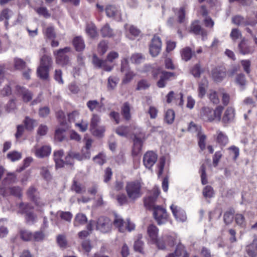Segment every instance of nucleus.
I'll return each instance as SVG.
<instances>
[{
    "label": "nucleus",
    "mask_w": 257,
    "mask_h": 257,
    "mask_svg": "<svg viewBox=\"0 0 257 257\" xmlns=\"http://www.w3.org/2000/svg\"><path fill=\"white\" fill-rule=\"evenodd\" d=\"M143 184L138 180L127 182L125 190L130 202H134L143 194Z\"/></svg>",
    "instance_id": "1"
},
{
    "label": "nucleus",
    "mask_w": 257,
    "mask_h": 257,
    "mask_svg": "<svg viewBox=\"0 0 257 257\" xmlns=\"http://www.w3.org/2000/svg\"><path fill=\"white\" fill-rule=\"evenodd\" d=\"M223 110V107L221 105L217 106L214 109L204 106L200 110V117L205 121L212 122L215 120L220 121Z\"/></svg>",
    "instance_id": "2"
},
{
    "label": "nucleus",
    "mask_w": 257,
    "mask_h": 257,
    "mask_svg": "<svg viewBox=\"0 0 257 257\" xmlns=\"http://www.w3.org/2000/svg\"><path fill=\"white\" fill-rule=\"evenodd\" d=\"M118 54L114 51L110 52L107 56L106 60H103L99 59L96 55H94L92 59V63L95 67L98 68L103 69L105 71H111L113 67L108 65L107 61L112 62L114 60L118 57Z\"/></svg>",
    "instance_id": "3"
},
{
    "label": "nucleus",
    "mask_w": 257,
    "mask_h": 257,
    "mask_svg": "<svg viewBox=\"0 0 257 257\" xmlns=\"http://www.w3.org/2000/svg\"><path fill=\"white\" fill-rule=\"evenodd\" d=\"M149 208H153V214L158 223H166L165 220L167 218V213L166 210L159 205H153L151 207H147Z\"/></svg>",
    "instance_id": "4"
},
{
    "label": "nucleus",
    "mask_w": 257,
    "mask_h": 257,
    "mask_svg": "<svg viewBox=\"0 0 257 257\" xmlns=\"http://www.w3.org/2000/svg\"><path fill=\"white\" fill-rule=\"evenodd\" d=\"M70 47H65L63 49L58 50L57 52H54L56 56V61L57 63L62 66H65L69 64V59L68 57L65 55V53L70 52Z\"/></svg>",
    "instance_id": "5"
},
{
    "label": "nucleus",
    "mask_w": 257,
    "mask_h": 257,
    "mask_svg": "<svg viewBox=\"0 0 257 257\" xmlns=\"http://www.w3.org/2000/svg\"><path fill=\"white\" fill-rule=\"evenodd\" d=\"M162 47V42L160 38L155 36L150 45V53L152 57H156L160 53Z\"/></svg>",
    "instance_id": "6"
},
{
    "label": "nucleus",
    "mask_w": 257,
    "mask_h": 257,
    "mask_svg": "<svg viewBox=\"0 0 257 257\" xmlns=\"http://www.w3.org/2000/svg\"><path fill=\"white\" fill-rule=\"evenodd\" d=\"M173 216L180 222H184L187 220V215L184 210L180 207L172 204L170 206Z\"/></svg>",
    "instance_id": "7"
},
{
    "label": "nucleus",
    "mask_w": 257,
    "mask_h": 257,
    "mask_svg": "<svg viewBox=\"0 0 257 257\" xmlns=\"http://www.w3.org/2000/svg\"><path fill=\"white\" fill-rule=\"evenodd\" d=\"M157 158L156 153L153 151H148L144 156V165L146 168L150 169L156 162Z\"/></svg>",
    "instance_id": "8"
},
{
    "label": "nucleus",
    "mask_w": 257,
    "mask_h": 257,
    "mask_svg": "<svg viewBox=\"0 0 257 257\" xmlns=\"http://www.w3.org/2000/svg\"><path fill=\"white\" fill-rule=\"evenodd\" d=\"M158 71L161 73L160 80L157 82V86L160 88L164 87L167 81L169 80L172 77H175L174 73L161 70V69H159Z\"/></svg>",
    "instance_id": "9"
},
{
    "label": "nucleus",
    "mask_w": 257,
    "mask_h": 257,
    "mask_svg": "<svg viewBox=\"0 0 257 257\" xmlns=\"http://www.w3.org/2000/svg\"><path fill=\"white\" fill-rule=\"evenodd\" d=\"M16 91L18 95L22 97L25 102H29L32 99L33 94L32 92L24 87L16 86Z\"/></svg>",
    "instance_id": "10"
},
{
    "label": "nucleus",
    "mask_w": 257,
    "mask_h": 257,
    "mask_svg": "<svg viewBox=\"0 0 257 257\" xmlns=\"http://www.w3.org/2000/svg\"><path fill=\"white\" fill-rule=\"evenodd\" d=\"M107 17L114 18L117 20H121V14L119 8L114 5H108L105 8Z\"/></svg>",
    "instance_id": "11"
},
{
    "label": "nucleus",
    "mask_w": 257,
    "mask_h": 257,
    "mask_svg": "<svg viewBox=\"0 0 257 257\" xmlns=\"http://www.w3.org/2000/svg\"><path fill=\"white\" fill-rule=\"evenodd\" d=\"M211 76L213 79L216 82L222 81L226 76V71L222 67H218L212 69Z\"/></svg>",
    "instance_id": "12"
},
{
    "label": "nucleus",
    "mask_w": 257,
    "mask_h": 257,
    "mask_svg": "<svg viewBox=\"0 0 257 257\" xmlns=\"http://www.w3.org/2000/svg\"><path fill=\"white\" fill-rule=\"evenodd\" d=\"M190 31L196 35H201L203 40L207 37V33L206 31L201 27L198 21L192 23L190 27Z\"/></svg>",
    "instance_id": "13"
},
{
    "label": "nucleus",
    "mask_w": 257,
    "mask_h": 257,
    "mask_svg": "<svg viewBox=\"0 0 257 257\" xmlns=\"http://www.w3.org/2000/svg\"><path fill=\"white\" fill-rule=\"evenodd\" d=\"M51 151V148L48 146H44L40 148H34L32 152L36 157L40 158H44L49 156Z\"/></svg>",
    "instance_id": "14"
},
{
    "label": "nucleus",
    "mask_w": 257,
    "mask_h": 257,
    "mask_svg": "<svg viewBox=\"0 0 257 257\" xmlns=\"http://www.w3.org/2000/svg\"><path fill=\"white\" fill-rule=\"evenodd\" d=\"M32 207L29 204H26L24 207V212L26 214L25 219L28 223H35L37 220V216L30 211Z\"/></svg>",
    "instance_id": "15"
},
{
    "label": "nucleus",
    "mask_w": 257,
    "mask_h": 257,
    "mask_svg": "<svg viewBox=\"0 0 257 257\" xmlns=\"http://www.w3.org/2000/svg\"><path fill=\"white\" fill-rule=\"evenodd\" d=\"M153 194L145 199L144 204L146 207H151L160 193L158 187L155 186L152 190Z\"/></svg>",
    "instance_id": "16"
},
{
    "label": "nucleus",
    "mask_w": 257,
    "mask_h": 257,
    "mask_svg": "<svg viewBox=\"0 0 257 257\" xmlns=\"http://www.w3.org/2000/svg\"><path fill=\"white\" fill-rule=\"evenodd\" d=\"M234 109L232 107H228L225 111L223 115L222 121L224 123H230L233 121L235 112Z\"/></svg>",
    "instance_id": "17"
},
{
    "label": "nucleus",
    "mask_w": 257,
    "mask_h": 257,
    "mask_svg": "<svg viewBox=\"0 0 257 257\" xmlns=\"http://www.w3.org/2000/svg\"><path fill=\"white\" fill-rule=\"evenodd\" d=\"M238 49L239 52L243 55L251 54L254 52L253 48L246 44L245 38L242 39L238 44Z\"/></svg>",
    "instance_id": "18"
},
{
    "label": "nucleus",
    "mask_w": 257,
    "mask_h": 257,
    "mask_svg": "<svg viewBox=\"0 0 257 257\" xmlns=\"http://www.w3.org/2000/svg\"><path fill=\"white\" fill-rule=\"evenodd\" d=\"M9 191L10 194L16 196H20L21 195V189L19 187H13L9 188L6 191L4 188L0 187V195L5 196L8 194Z\"/></svg>",
    "instance_id": "19"
},
{
    "label": "nucleus",
    "mask_w": 257,
    "mask_h": 257,
    "mask_svg": "<svg viewBox=\"0 0 257 257\" xmlns=\"http://www.w3.org/2000/svg\"><path fill=\"white\" fill-rule=\"evenodd\" d=\"M64 152L63 150H59L54 152V159L55 162L56 167L57 168H61L64 166V160L62 159Z\"/></svg>",
    "instance_id": "20"
},
{
    "label": "nucleus",
    "mask_w": 257,
    "mask_h": 257,
    "mask_svg": "<svg viewBox=\"0 0 257 257\" xmlns=\"http://www.w3.org/2000/svg\"><path fill=\"white\" fill-rule=\"evenodd\" d=\"M176 256L180 257H189V253L185 249V247L181 243L179 242L176 248L175 251L173 252Z\"/></svg>",
    "instance_id": "21"
},
{
    "label": "nucleus",
    "mask_w": 257,
    "mask_h": 257,
    "mask_svg": "<svg viewBox=\"0 0 257 257\" xmlns=\"http://www.w3.org/2000/svg\"><path fill=\"white\" fill-rule=\"evenodd\" d=\"M247 254L251 257H255L257 254V239L246 247Z\"/></svg>",
    "instance_id": "22"
},
{
    "label": "nucleus",
    "mask_w": 257,
    "mask_h": 257,
    "mask_svg": "<svg viewBox=\"0 0 257 257\" xmlns=\"http://www.w3.org/2000/svg\"><path fill=\"white\" fill-rule=\"evenodd\" d=\"M194 55H195L194 52H193L191 48L188 47L183 48L181 51V58L185 61L190 60Z\"/></svg>",
    "instance_id": "23"
},
{
    "label": "nucleus",
    "mask_w": 257,
    "mask_h": 257,
    "mask_svg": "<svg viewBox=\"0 0 257 257\" xmlns=\"http://www.w3.org/2000/svg\"><path fill=\"white\" fill-rule=\"evenodd\" d=\"M73 44L77 51H83L85 48L84 42L81 37H75L73 40Z\"/></svg>",
    "instance_id": "24"
},
{
    "label": "nucleus",
    "mask_w": 257,
    "mask_h": 257,
    "mask_svg": "<svg viewBox=\"0 0 257 257\" xmlns=\"http://www.w3.org/2000/svg\"><path fill=\"white\" fill-rule=\"evenodd\" d=\"M36 192V189L33 187L29 188L27 194L35 202V204L39 206L42 207L44 205V203L39 198H35V193Z\"/></svg>",
    "instance_id": "25"
},
{
    "label": "nucleus",
    "mask_w": 257,
    "mask_h": 257,
    "mask_svg": "<svg viewBox=\"0 0 257 257\" xmlns=\"http://www.w3.org/2000/svg\"><path fill=\"white\" fill-rule=\"evenodd\" d=\"M208 87V81L206 78L202 79L199 84L198 96L202 98L206 94V89Z\"/></svg>",
    "instance_id": "26"
},
{
    "label": "nucleus",
    "mask_w": 257,
    "mask_h": 257,
    "mask_svg": "<svg viewBox=\"0 0 257 257\" xmlns=\"http://www.w3.org/2000/svg\"><path fill=\"white\" fill-rule=\"evenodd\" d=\"M50 69L39 66L37 68V75L42 79L47 80L49 76Z\"/></svg>",
    "instance_id": "27"
},
{
    "label": "nucleus",
    "mask_w": 257,
    "mask_h": 257,
    "mask_svg": "<svg viewBox=\"0 0 257 257\" xmlns=\"http://www.w3.org/2000/svg\"><path fill=\"white\" fill-rule=\"evenodd\" d=\"M142 146L143 142L142 140L138 138H135L134 139V147L132 152L134 156H137L140 153Z\"/></svg>",
    "instance_id": "28"
},
{
    "label": "nucleus",
    "mask_w": 257,
    "mask_h": 257,
    "mask_svg": "<svg viewBox=\"0 0 257 257\" xmlns=\"http://www.w3.org/2000/svg\"><path fill=\"white\" fill-rule=\"evenodd\" d=\"M52 60L51 57L47 55H44L40 59L39 66L50 69L52 65Z\"/></svg>",
    "instance_id": "29"
},
{
    "label": "nucleus",
    "mask_w": 257,
    "mask_h": 257,
    "mask_svg": "<svg viewBox=\"0 0 257 257\" xmlns=\"http://www.w3.org/2000/svg\"><path fill=\"white\" fill-rule=\"evenodd\" d=\"M232 22L237 26H245L249 25V23L242 17L237 15L232 18Z\"/></svg>",
    "instance_id": "30"
},
{
    "label": "nucleus",
    "mask_w": 257,
    "mask_h": 257,
    "mask_svg": "<svg viewBox=\"0 0 257 257\" xmlns=\"http://www.w3.org/2000/svg\"><path fill=\"white\" fill-rule=\"evenodd\" d=\"M216 141L221 145L225 146L227 144L228 140L224 133L218 131L217 132Z\"/></svg>",
    "instance_id": "31"
},
{
    "label": "nucleus",
    "mask_w": 257,
    "mask_h": 257,
    "mask_svg": "<svg viewBox=\"0 0 257 257\" xmlns=\"http://www.w3.org/2000/svg\"><path fill=\"white\" fill-rule=\"evenodd\" d=\"M24 123L25 125L26 128L27 130L32 131L34 127L37 125V120L32 118H31L29 116H26Z\"/></svg>",
    "instance_id": "32"
},
{
    "label": "nucleus",
    "mask_w": 257,
    "mask_h": 257,
    "mask_svg": "<svg viewBox=\"0 0 257 257\" xmlns=\"http://www.w3.org/2000/svg\"><path fill=\"white\" fill-rule=\"evenodd\" d=\"M90 130L93 136L101 138L104 136L105 128L104 126H97L94 128H90Z\"/></svg>",
    "instance_id": "33"
},
{
    "label": "nucleus",
    "mask_w": 257,
    "mask_h": 257,
    "mask_svg": "<svg viewBox=\"0 0 257 257\" xmlns=\"http://www.w3.org/2000/svg\"><path fill=\"white\" fill-rule=\"evenodd\" d=\"M40 175L46 181H50L52 179V177L48 167H42L40 168Z\"/></svg>",
    "instance_id": "34"
},
{
    "label": "nucleus",
    "mask_w": 257,
    "mask_h": 257,
    "mask_svg": "<svg viewBox=\"0 0 257 257\" xmlns=\"http://www.w3.org/2000/svg\"><path fill=\"white\" fill-rule=\"evenodd\" d=\"M124 27L126 31H128L129 33L135 37L139 36L141 33L140 30L134 26L125 24Z\"/></svg>",
    "instance_id": "35"
},
{
    "label": "nucleus",
    "mask_w": 257,
    "mask_h": 257,
    "mask_svg": "<svg viewBox=\"0 0 257 257\" xmlns=\"http://www.w3.org/2000/svg\"><path fill=\"white\" fill-rule=\"evenodd\" d=\"M130 106L128 102H125L121 107V114L126 120H129L131 115Z\"/></svg>",
    "instance_id": "36"
},
{
    "label": "nucleus",
    "mask_w": 257,
    "mask_h": 257,
    "mask_svg": "<svg viewBox=\"0 0 257 257\" xmlns=\"http://www.w3.org/2000/svg\"><path fill=\"white\" fill-rule=\"evenodd\" d=\"M101 34L103 37H111L113 36V30L107 24L102 28Z\"/></svg>",
    "instance_id": "37"
},
{
    "label": "nucleus",
    "mask_w": 257,
    "mask_h": 257,
    "mask_svg": "<svg viewBox=\"0 0 257 257\" xmlns=\"http://www.w3.org/2000/svg\"><path fill=\"white\" fill-rule=\"evenodd\" d=\"M158 229L156 226H149L148 233L152 241H154L157 238Z\"/></svg>",
    "instance_id": "38"
},
{
    "label": "nucleus",
    "mask_w": 257,
    "mask_h": 257,
    "mask_svg": "<svg viewBox=\"0 0 257 257\" xmlns=\"http://www.w3.org/2000/svg\"><path fill=\"white\" fill-rule=\"evenodd\" d=\"M207 96L211 102L214 104H217L219 103L220 100L217 92L213 90H210Z\"/></svg>",
    "instance_id": "39"
},
{
    "label": "nucleus",
    "mask_w": 257,
    "mask_h": 257,
    "mask_svg": "<svg viewBox=\"0 0 257 257\" xmlns=\"http://www.w3.org/2000/svg\"><path fill=\"white\" fill-rule=\"evenodd\" d=\"M150 86L149 82L145 79H142L138 81L136 87L137 90H144L148 89Z\"/></svg>",
    "instance_id": "40"
},
{
    "label": "nucleus",
    "mask_w": 257,
    "mask_h": 257,
    "mask_svg": "<svg viewBox=\"0 0 257 257\" xmlns=\"http://www.w3.org/2000/svg\"><path fill=\"white\" fill-rule=\"evenodd\" d=\"M175 112L172 109H168L165 113L164 120L168 124H171L174 121Z\"/></svg>",
    "instance_id": "41"
},
{
    "label": "nucleus",
    "mask_w": 257,
    "mask_h": 257,
    "mask_svg": "<svg viewBox=\"0 0 257 257\" xmlns=\"http://www.w3.org/2000/svg\"><path fill=\"white\" fill-rule=\"evenodd\" d=\"M86 32L87 35L91 38H95L97 36L96 27L92 24L87 25Z\"/></svg>",
    "instance_id": "42"
},
{
    "label": "nucleus",
    "mask_w": 257,
    "mask_h": 257,
    "mask_svg": "<svg viewBox=\"0 0 257 257\" xmlns=\"http://www.w3.org/2000/svg\"><path fill=\"white\" fill-rule=\"evenodd\" d=\"M119 81V79L116 77L110 76L108 78L107 82V88L108 90H113L114 89L118 82Z\"/></svg>",
    "instance_id": "43"
},
{
    "label": "nucleus",
    "mask_w": 257,
    "mask_h": 257,
    "mask_svg": "<svg viewBox=\"0 0 257 257\" xmlns=\"http://www.w3.org/2000/svg\"><path fill=\"white\" fill-rule=\"evenodd\" d=\"M16 176L14 173H8L3 180V184L6 185L14 183L16 181Z\"/></svg>",
    "instance_id": "44"
},
{
    "label": "nucleus",
    "mask_w": 257,
    "mask_h": 257,
    "mask_svg": "<svg viewBox=\"0 0 257 257\" xmlns=\"http://www.w3.org/2000/svg\"><path fill=\"white\" fill-rule=\"evenodd\" d=\"M12 15V12L11 11L8 9L4 10L0 15V20L3 21L6 20L5 22V24L6 26L8 25V20L10 18V17Z\"/></svg>",
    "instance_id": "45"
},
{
    "label": "nucleus",
    "mask_w": 257,
    "mask_h": 257,
    "mask_svg": "<svg viewBox=\"0 0 257 257\" xmlns=\"http://www.w3.org/2000/svg\"><path fill=\"white\" fill-rule=\"evenodd\" d=\"M14 67L17 70H23L26 67V62L20 58H15Z\"/></svg>",
    "instance_id": "46"
},
{
    "label": "nucleus",
    "mask_w": 257,
    "mask_h": 257,
    "mask_svg": "<svg viewBox=\"0 0 257 257\" xmlns=\"http://www.w3.org/2000/svg\"><path fill=\"white\" fill-rule=\"evenodd\" d=\"M203 195L205 198H212L214 195V192L212 187L210 186H205L202 191Z\"/></svg>",
    "instance_id": "47"
},
{
    "label": "nucleus",
    "mask_w": 257,
    "mask_h": 257,
    "mask_svg": "<svg viewBox=\"0 0 257 257\" xmlns=\"http://www.w3.org/2000/svg\"><path fill=\"white\" fill-rule=\"evenodd\" d=\"M242 34L239 29L237 28L232 29L230 34V37L232 40L235 42L237 40L241 39Z\"/></svg>",
    "instance_id": "48"
},
{
    "label": "nucleus",
    "mask_w": 257,
    "mask_h": 257,
    "mask_svg": "<svg viewBox=\"0 0 257 257\" xmlns=\"http://www.w3.org/2000/svg\"><path fill=\"white\" fill-rule=\"evenodd\" d=\"M71 188L72 190H74L77 193L80 194L85 192V187L81 184L77 183L76 181H73Z\"/></svg>",
    "instance_id": "49"
},
{
    "label": "nucleus",
    "mask_w": 257,
    "mask_h": 257,
    "mask_svg": "<svg viewBox=\"0 0 257 257\" xmlns=\"http://www.w3.org/2000/svg\"><path fill=\"white\" fill-rule=\"evenodd\" d=\"M145 59V57L141 53H136L133 54L131 58V60L132 63L135 64H140L142 63Z\"/></svg>",
    "instance_id": "50"
},
{
    "label": "nucleus",
    "mask_w": 257,
    "mask_h": 257,
    "mask_svg": "<svg viewBox=\"0 0 257 257\" xmlns=\"http://www.w3.org/2000/svg\"><path fill=\"white\" fill-rule=\"evenodd\" d=\"M157 247L160 249H165L167 245L166 239L164 238V235L159 238V239H156V240L154 241Z\"/></svg>",
    "instance_id": "51"
},
{
    "label": "nucleus",
    "mask_w": 257,
    "mask_h": 257,
    "mask_svg": "<svg viewBox=\"0 0 257 257\" xmlns=\"http://www.w3.org/2000/svg\"><path fill=\"white\" fill-rule=\"evenodd\" d=\"M75 222L76 224H83L87 222V219L85 214L78 213L75 217Z\"/></svg>",
    "instance_id": "52"
},
{
    "label": "nucleus",
    "mask_w": 257,
    "mask_h": 257,
    "mask_svg": "<svg viewBox=\"0 0 257 257\" xmlns=\"http://www.w3.org/2000/svg\"><path fill=\"white\" fill-rule=\"evenodd\" d=\"M113 222L114 225H131V223L130 219L127 218L124 220L118 216H115Z\"/></svg>",
    "instance_id": "53"
},
{
    "label": "nucleus",
    "mask_w": 257,
    "mask_h": 257,
    "mask_svg": "<svg viewBox=\"0 0 257 257\" xmlns=\"http://www.w3.org/2000/svg\"><path fill=\"white\" fill-rule=\"evenodd\" d=\"M115 132L120 136H126L129 133V128L127 126H120L116 129Z\"/></svg>",
    "instance_id": "54"
},
{
    "label": "nucleus",
    "mask_w": 257,
    "mask_h": 257,
    "mask_svg": "<svg viewBox=\"0 0 257 257\" xmlns=\"http://www.w3.org/2000/svg\"><path fill=\"white\" fill-rule=\"evenodd\" d=\"M134 248L135 251L143 253L144 242L141 240L138 239L134 243Z\"/></svg>",
    "instance_id": "55"
},
{
    "label": "nucleus",
    "mask_w": 257,
    "mask_h": 257,
    "mask_svg": "<svg viewBox=\"0 0 257 257\" xmlns=\"http://www.w3.org/2000/svg\"><path fill=\"white\" fill-rule=\"evenodd\" d=\"M33 234L27 230H22L21 231V237L25 241L33 240Z\"/></svg>",
    "instance_id": "56"
},
{
    "label": "nucleus",
    "mask_w": 257,
    "mask_h": 257,
    "mask_svg": "<svg viewBox=\"0 0 257 257\" xmlns=\"http://www.w3.org/2000/svg\"><path fill=\"white\" fill-rule=\"evenodd\" d=\"M86 105L91 111H93L97 107H100L99 103L96 100H89L87 102Z\"/></svg>",
    "instance_id": "57"
},
{
    "label": "nucleus",
    "mask_w": 257,
    "mask_h": 257,
    "mask_svg": "<svg viewBox=\"0 0 257 257\" xmlns=\"http://www.w3.org/2000/svg\"><path fill=\"white\" fill-rule=\"evenodd\" d=\"M45 237V233L42 231H36L33 234V240L36 241H42Z\"/></svg>",
    "instance_id": "58"
},
{
    "label": "nucleus",
    "mask_w": 257,
    "mask_h": 257,
    "mask_svg": "<svg viewBox=\"0 0 257 257\" xmlns=\"http://www.w3.org/2000/svg\"><path fill=\"white\" fill-rule=\"evenodd\" d=\"M7 157L14 162L19 160L21 158V154L17 151H13L8 154Z\"/></svg>",
    "instance_id": "59"
},
{
    "label": "nucleus",
    "mask_w": 257,
    "mask_h": 257,
    "mask_svg": "<svg viewBox=\"0 0 257 257\" xmlns=\"http://www.w3.org/2000/svg\"><path fill=\"white\" fill-rule=\"evenodd\" d=\"M93 161L97 164L102 165L105 162V156L102 153H99L98 155L93 158Z\"/></svg>",
    "instance_id": "60"
},
{
    "label": "nucleus",
    "mask_w": 257,
    "mask_h": 257,
    "mask_svg": "<svg viewBox=\"0 0 257 257\" xmlns=\"http://www.w3.org/2000/svg\"><path fill=\"white\" fill-rule=\"evenodd\" d=\"M57 243L61 247L65 248L67 246V241L63 235H59L57 238Z\"/></svg>",
    "instance_id": "61"
},
{
    "label": "nucleus",
    "mask_w": 257,
    "mask_h": 257,
    "mask_svg": "<svg viewBox=\"0 0 257 257\" xmlns=\"http://www.w3.org/2000/svg\"><path fill=\"white\" fill-rule=\"evenodd\" d=\"M235 81L236 83L240 86H244L246 84L244 75L243 74H239L237 75L236 77Z\"/></svg>",
    "instance_id": "62"
},
{
    "label": "nucleus",
    "mask_w": 257,
    "mask_h": 257,
    "mask_svg": "<svg viewBox=\"0 0 257 257\" xmlns=\"http://www.w3.org/2000/svg\"><path fill=\"white\" fill-rule=\"evenodd\" d=\"M100 121V117L97 114H93L91 119L90 128L97 126V125Z\"/></svg>",
    "instance_id": "63"
},
{
    "label": "nucleus",
    "mask_w": 257,
    "mask_h": 257,
    "mask_svg": "<svg viewBox=\"0 0 257 257\" xmlns=\"http://www.w3.org/2000/svg\"><path fill=\"white\" fill-rule=\"evenodd\" d=\"M241 64L243 68L244 72L249 74L250 72L251 62L248 60H243L241 61Z\"/></svg>",
    "instance_id": "64"
}]
</instances>
